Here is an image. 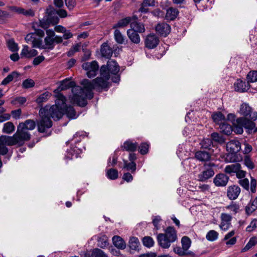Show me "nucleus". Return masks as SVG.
<instances>
[{
    "mask_svg": "<svg viewBox=\"0 0 257 257\" xmlns=\"http://www.w3.org/2000/svg\"><path fill=\"white\" fill-rule=\"evenodd\" d=\"M119 71V66L116 62L113 60H109L106 66L104 65L101 66L100 77L92 81L84 79L82 82L83 88L81 87L73 88V100L79 105H86L87 99H91L93 97V89L99 91L107 88L109 87L108 81L110 78L113 82L117 83L119 81L120 77L118 74Z\"/></svg>",
    "mask_w": 257,
    "mask_h": 257,
    "instance_id": "f257e3e1",
    "label": "nucleus"
},
{
    "mask_svg": "<svg viewBox=\"0 0 257 257\" xmlns=\"http://www.w3.org/2000/svg\"><path fill=\"white\" fill-rule=\"evenodd\" d=\"M56 97L55 105L51 106L46 105L39 111L41 119L38 122V128L40 133H45L47 129L52 127L53 122L51 117L55 120H58L64 114L71 119H75L77 117L74 108L66 105V98L63 95L59 93Z\"/></svg>",
    "mask_w": 257,
    "mask_h": 257,
    "instance_id": "f03ea898",
    "label": "nucleus"
},
{
    "mask_svg": "<svg viewBox=\"0 0 257 257\" xmlns=\"http://www.w3.org/2000/svg\"><path fill=\"white\" fill-rule=\"evenodd\" d=\"M36 126L35 122L31 119H28L25 122L20 123L16 133L12 136H2L0 137V153L6 155L8 149L6 146L15 145H22L25 141H29L31 135L29 130H33Z\"/></svg>",
    "mask_w": 257,
    "mask_h": 257,
    "instance_id": "7ed1b4c3",
    "label": "nucleus"
},
{
    "mask_svg": "<svg viewBox=\"0 0 257 257\" xmlns=\"http://www.w3.org/2000/svg\"><path fill=\"white\" fill-rule=\"evenodd\" d=\"M177 238L175 229L172 227L166 228L165 233H160L157 236L159 244L164 248H168L171 243L174 242Z\"/></svg>",
    "mask_w": 257,
    "mask_h": 257,
    "instance_id": "20e7f679",
    "label": "nucleus"
},
{
    "mask_svg": "<svg viewBox=\"0 0 257 257\" xmlns=\"http://www.w3.org/2000/svg\"><path fill=\"white\" fill-rule=\"evenodd\" d=\"M54 13L55 11L53 10V8L50 7L47 9V15L39 22V26L41 28L48 30L51 24L54 25L58 23L59 18L58 16H53Z\"/></svg>",
    "mask_w": 257,
    "mask_h": 257,
    "instance_id": "39448f33",
    "label": "nucleus"
},
{
    "mask_svg": "<svg viewBox=\"0 0 257 257\" xmlns=\"http://www.w3.org/2000/svg\"><path fill=\"white\" fill-rule=\"evenodd\" d=\"M241 149V144L236 140H232L228 142L226 144V150L229 153L225 159L226 162H235L234 154L239 152Z\"/></svg>",
    "mask_w": 257,
    "mask_h": 257,
    "instance_id": "423d86ee",
    "label": "nucleus"
},
{
    "mask_svg": "<svg viewBox=\"0 0 257 257\" xmlns=\"http://www.w3.org/2000/svg\"><path fill=\"white\" fill-rule=\"evenodd\" d=\"M46 37L44 39L45 44H42V42L40 44V49H48L52 50L55 46L54 37L55 36V32L52 29H48L46 31Z\"/></svg>",
    "mask_w": 257,
    "mask_h": 257,
    "instance_id": "0eeeda50",
    "label": "nucleus"
},
{
    "mask_svg": "<svg viewBox=\"0 0 257 257\" xmlns=\"http://www.w3.org/2000/svg\"><path fill=\"white\" fill-rule=\"evenodd\" d=\"M83 69L87 71V75L89 78L94 77L96 76L98 70V65L96 61L85 62L82 65Z\"/></svg>",
    "mask_w": 257,
    "mask_h": 257,
    "instance_id": "6e6552de",
    "label": "nucleus"
},
{
    "mask_svg": "<svg viewBox=\"0 0 257 257\" xmlns=\"http://www.w3.org/2000/svg\"><path fill=\"white\" fill-rule=\"evenodd\" d=\"M74 84H75V83L74 82L70 81V80L69 79H65L61 82V84H60V86H59L58 89L60 90V91H62V90H64L67 89L70 87H73L72 89L73 94L72 96H71L70 97L71 102L76 104L80 106H82V107L85 106L86 105H79L76 102H75L74 99L73 100V97L74 96V94L73 93V89L74 88L76 87V86L73 87ZM77 87H79V86H77Z\"/></svg>",
    "mask_w": 257,
    "mask_h": 257,
    "instance_id": "1a4fd4ad",
    "label": "nucleus"
},
{
    "mask_svg": "<svg viewBox=\"0 0 257 257\" xmlns=\"http://www.w3.org/2000/svg\"><path fill=\"white\" fill-rule=\"evenodd\" d=\"M237 121L242 125H243V127L247 130L249 134L252 133V132H253V133L257 132V128L255 127V124L253 121L244 117L238 118Z\"/></svg>",
    "mask_w": 257,
    "mask_h": 257,
    "instance_id": "9d476101",
    "label": "nucleus"
},
{
    "mask_svg": "<svg viewBox=\"0 0 257 257\" xmlns=\"http://www.w3.org/2000/svg\"><path fill=\"white\" fill-rule=\"evenodd\" d=\"M25 40L28 44H31L34 48H40L42 38H38L35 33H30L25 37Z\"/></svg>",
    "mask_w": 257,
    "mask_h": 257,
    "instance_id": "9b49d317",
    "label": "nucleus"
},
{
    "mask_svg": "<svg viewBox=\"0 0 257 257\" xmlns=\"http://www.w3.org/2000/svg\"><path fill=\"white\" fill-rule=\"evenodd\" d=\"M226 193L227 197L230 200H235L240 193V188L235 185L230 186L227 188Z\"/></svg>",
    "mask_w": 257,
    "mask_h": 257,
    "instance_id": "f8f14e48",
    "label": "nucleus"
},
{
    "mask_svg": "<svg viewBox=\"0 0 257 257\" xmlns=\"http://www.w3.org/2000/svg\"><path fill=\"white\" fill-rule=\"evenodd\" d=\"M155 30L157 33L159 35L166 37L170 32L171 27L168 24L165 23H162L157 25Z\"/></svg>",
    "mask_w": 257,
    "mask_h": 257,
    "instance_id": "ddd939ff",
    "label": "nucleus"
},
{
    "mask_svg": "<svg viewBox=\"0 0 257 257\" xmlns=\"http://www.w3.org/2000/svg\"><path fill=\"white\" fill-rule=\"evenodd\" d=\"M229 180V177L224 174H217L213 179V182L215 186L218 187L225 186Z\"/></svg>",
    "mask_w": 257,
    "mask_h": 257,
    "instance_id": "4468645a",
    "label": "nucleus"
},
{
    "mask_svg": "<svg viewBox=\"0 0 257 257\" xmlns=\"http://www.w3.org/2000/svg\"><path fill=\"white\" fill-rule=\"evenodd\" d=\"M221 222L219 225L220 229L222 230L226 231L228 230L230 226V221L231 216L226 213H222L221 215Z\"/></svg>",
    "mask_w": 257,
    "mask_h": 257,
    "instance_id": "2eb2a0df",
    "label": "nucleus"
},
{
    "mask_svg": "<svg viewBox=\"0 0 257 257\" xmlns=\"http://www.w3.org/2000/svg\"><path fill=\"white\" fill-rule=\"evenodd\" d=\"M159 42V38L156 35L150 34L146 39L145 44L147 48L153 49L158 45Z\"/></svg>",
    "mask_w": 257,
    "mask_h": 257,
    "instance_id": "dca6fc26",
    "label": "nucleus"
},
{
    "mask_svg": "<svg viewBox=\"0 0 257 257\" xmlns=\"http://www.w3.org/2000/svg\"><path fill=\"white\" fill-rule=\"evenodd\" d=\"M37 54L38 52L36 50L30 49L27 45H24L20 55L21 58H31Z\"/></svg>",
    "mask_w": 257,
    "mask_h": 257,
    "instance_id": "f3484780",
    "label": "nucleus"
},
{
    "mask_svg": "<svg viewBox=\"0 0 257 257\" xmlns=\"http://www.w3.org/2000/svg\"><path fill=\"white\" fill-rule=\"evenodd\" d=\"M249 83H246L240 79H237L234 83L235 90L240 92L246 91L249 89Z\"/></svg>",
    "mask_w": 257,
    "mask_h": 257,
    "instance_id": "a211bd4d",
    "label": "nucleus"
},
{
    "mask_svg": "<svg viewBox=\"0 0 257 257\" xmlns=\"http://www.w3.org/2000/svg\"><path fill=\"white\" fill-rule=\"evenodd\" d=\"M214 174L213 169L209 168L204 170L198 175V180L204 182L211 178Z\"/></svg>",
    "mask_w": 257,
    "mask_h": 257,
    "instance_id": "6ab92c4d",
    "label": "nucleus"
},
{
    "mask_svg": "<svg viewBox=\"0 0 257 257\" xmlns=\"http://www.w3.org/2000/svg\"><path fill=\"white\" fill-rule=\"evenodd\" d=\"M136 19V17H134L133 22L131 23V29L140 33L145 32V28L144 24L137 21Z\"/></svg>",
    "mask_w": 257,
    "mask_h": 257,
    "instance_id": "aec40b11",
    "label": "nucleus"
},
{
    "mask_svg": "<svg viewBox=\"0 0 257 257\" xmlns=\"http://www.w3.org/2000/svg\"><path fill=\"white\" fill-rule=\"evenodd\" d=\"M113 245L119 249H124L126 247L124 240L119 236L114 235L112 238Z\"/></svg>",
    "mask_w": 257,
    "mask_h": 257,
    "instance_id": "412c9836",
    "label": "nucleus"
},
{
    "mask_svg": "<svg viewBox=\"0 0 257 257\" xmlns=\"http://www.w3.org/2000/svg\"><path fill=\"white\" fill-rule=\"evenodd\" d=\"M100 52L102 56L106 58H110L112 55L111 48L107 43H104L101 45Z\"/></svg>",
    "mask_w": 257,
    "mask_h": 257,
    "instance_id": "4be33fe9",
    "label": "nucleus"
},
{
    "mask_svg": "<svg viewBox=\"0 0 257 257\" xmlns=\"http://www.w3.org/2000/svg\"><path fill=\"white\" fill-rule=\"evenodd\" d=\"M195 157L200 162H206L210 160L211 157L208 152L204 151H199L195 153Z\"/></svg>",
    "mask_w": 257,
    "mask_h": 257,
    "instance_id": "5701e85b",
    "label": "nucleus"
},
{
    "mask_svg": "<svg viewBox=\"0 0 257 257\" xmlns=\"http://www.w3.org/2000/svg\"><path fill=\"white\" fill-rule=\"evenodd\" d=\"M133 17H126L124 19L120 20L115 25L113 26V29L117 28H123L127 26L129 24L133 22Z\"/></svg>",
    "mask_w": 257,
    "mask_h": 257,
    "instance_id": "b1692460",
    "label": "nucleus"
},
{
    "mask_svg": "<svg viewBox=\"0 0 257 257\" xmlns=\"http://www.w3.org/2000/svg\"><path fill=\"white\" fill-rule=\"evenodd\" d=\"M179 11L177 9L172 7L167 10L165 18L168 20H174L178 15Z\"/></svg>",
    "mask_w": 257,
    "mask_h": 257,
    "instance_id": "393cba45",
    "label": "nucleus"
},
{
    "mask_svg": "<svg viewBox=\"0 0 257 257\" xmlns=\"http://www.w3.org/2000/svg\"><path fill=\"white\" fill-rule=\"evenodd\" d=\"M127 35L133 43L139 44L140 42L141 39L139 35L132 29H128L127 31Z\"/></svg>",
    "mask_w": 257,
    "mask_h": 257,
    "instance_id": "a878e982",
    "label": "nucleus"
},
{
    "mask_svg": "<svg viewBox=\"0 0 257 257\" xmlns=\"http://www.w3.org/2000/svg\"><path fill=\"white\" fill-rule=\"evenodd\" d=\"M138 147V145L136 143H133L131 141H126L123 143L121 148L126 151L134 152L137 150Z\"/></svg>",
    "mask_w": 257,
    "mask_h": 257,
    "instance_id": "bb28decb",
    "label": "nucleus"
},
{
    "mask_svg": "<svg viewBox=\"0 0 257 257\" xmlns=\"http://www.w3.org/2000/svg\"><path fill=\"white\" fill-rule=\"evenodd\" d=\"M240 169H241V165L238 163H235L226 166L224 169V171L226 173L231 174L236 173Z\"/></svg>",
    "mask_w": 257,
    "mask_h": 257,
    "instance_id": "cd10ccee",
    "label": "nucleus"
},
{
    "mask_svg": "<svg viewBox=\"0 0 257 257\" xmlns=\"http://www.w3.org/2000/svg\"><path fill=\"white\" fill-rule=\"evenodd\" d=\"M114 38L116 43L119 44H123L126 39L125 37L117 29H116L114 32Z\"/></svg>",
    "mask_w": 257,
    "mask_h": 257,
    "instance_id": "c85d7f7f",
    "label": "nucleus"
},
{
    "mask_svg": "<svg viewBox=\"0 0 257 257\" xmlns=\"http://www.w3.org/2000/svg\"><path fill=\"white\" fill-rule=\"evenodd\" d=\"M225 208L226 210L230 211L232 214H235L240 211L239 205L233 202H231L229 205L225 206Z\"/></svg>",
    "mask_w": 257,
    "mask_h": 257,
    "instance_id": "c756f323",
    "label": "nucleus"
},
{
    "mask_svg": "<svg viewBox=\"0 0 257 257\" xmlns=\"http://www.w3.org/2000/svg\"><path fill=\"white\" fill-rule=\"evenodd\" d=\"M19 76V74L16 72L14 71L7 76L2 82L1 84L6 85L10 82L13 81L15 78H17Z\"/></svg>",
    "mask_w": 257,
    "mask_h": 257,
    "instance_id": "7c9ffc66",
    "label": "nucleus"
},
{
    "mask_svg": "<svg viewBox=\"0 0 257 257\" xmlns=\"http://www.w3.org/2000/svg\"><path fill=\"white\" fill-rule=\"evenodd\" d=\"M251 111V108L247 103H242L240 108L239 112L241 115L245 116H248Z\"/></svg>",
    "mask_w": 257,
    "mask_h": 257,
    "instance_id": "2f4dec72",
    "label": "nucleus"
},
{
    "mask_svg": "<svg viewBox=\"0 0 257 257\" xmlns=\"http://www.w3.org/2000/svg\"><path fill=\"white\" fill-rule=\"evenodd\" d=\"M98 246L102 248H105L108 245V240L105 235H102L97 239Z\"/></svg>",
    "mask_w": 257,
    "mask_h": 257,
    "instance_id": "473e14b6",
    "label": "nucleus"
},
{
    "mask_svg": "<svg viewBox=\"0 0 257 257\" xmlns=\"http://www.w3.org/2000/svg\"><path fill=\"white\" fill-rule=\"evenodd\" d=\"M81 152V151L77 147L74 148H71L67 152L66 157L69 159H73L74 156L75 158H78L79 154Z\"/></svg>",
    "mask_w": 257,
    "mask_h": 257,
    "instance_id": "72a5a7b5",
    "label": "nucleus"
},
{
    "mask_svg": "<svg viewBox=\"0 0 257 257\" xmlns=\"http://www.w3.org/2000/svg\"><path fill=\"white\" fill-rule=\"evenodd\" d=\"M123 168L127 171H131L132 173L135 172L137 167L135 162H128L126 160H123Z\"/></svg>",
    "mask_w": 257,
    "mask_h": 257,
    "instance_id": "f704fd0d",
    "label": "nucleus"
},
{
    "mask_svg": "<svg viewBox=\"0 0 257 257\" xmlns=\"http://www.w3.org/2000/svg\"><path fill=\"white\" fill-rule=\"evenodd\" d=\"M128 244L129 247L131 249L136 250L138 249L140 245V242L137 237H132L130 239Z\"/></svg>",
    "mask_w": 257,
    "mask_h": 257,
    "instance_id": "c9c22d12",
    "label": "nucleus"
},
{
    "mask_svg": "<svg viewBox=\"0 0 257 257\" xmlns=\"http://www.w3.org/2000/svg\"><path fill=\"white\" fill-rule=\"evenodd\" d=\"M219 128L220 129V131L226 135H229L232 131V127L230 125L224 122L220 123L219 124Z\"/></svg>",
    "mask_w": 257,
    "mask_h": 257,
    "instance_id": "e433bc0d",
    "label": "nucleus"
},
{
    "mask_svg": "<svg viewBox=\"0 0 257 257\" xmlns=\"http://www.w3.org/2000/svg\"><path fill=\"white\" fill-rule=\"evenodd\" d=\"M257 243V237H252L250 238L249 241L246 245L241 249V252H245L254 246Z\"/></svg>",
    "mask_w": 257,
    "mask_h": 257,
    "instance_id": "4c0bfd02",
    "label": "nucleus"
},
{
    "mask_svg": "<svg viewBox=\"0 0 257 257\" xmlns=\"http://www.w3.org/2000/svg\"><path fill=\"white\" fill-rule=\"evenodd\" d=\"M212 118L213 121L217 124H220V123H222V121L225 120V116L220 112H216L212 115Z\"/></svg>",
    "mask_w": 257,
    "mask_h": 257,
    "instance_id": "58836bf2",
    "label": "nucleus"
},
{
    "mask_svg": "<svg viewBox=\"0 0 257 257\" xmlns=\"http://www.w3.org/2000/svg\"><path fill=\"white\" fill-rule=\"evenodd\" d=\"M248 83H253L257 81V70L250 71L246 76Z\"/></svg>",
    "mask_w": 257,
    "mask_h": 257,
    "instance_id": "ea45409f",
    "label": "nucleus"
},
{
    "mask_svg": "<svg viewBox=\"0 0 257 257\" xmlns=\"http://www.w3.org/2000/svg\"><path fill=\"white\" fill-rule=\"evenodd\" d=\"M15 128L14 124L12 122L9 121L4 124L3 131L5 133L10 134L15 131Z\"/></svg>",
    "mask_w": 257,
    "mask_h": 257,
    "instance_id": "a19ab883",
    "label": "nucleus"
},
{
    "mask_svg": "<svg viewBox=\"0 0 257 257\" xmlns=\"http://www.w3.org/2000/svg\"><path fill=\"white\" fill-rule=\"evenodd\" d=\"M51 96V93L46 92L41 94L36 99V102L39 104H41L43 102L47 101Z\"/></svg>",
    "mask_w": 257,
    "mask_h": 257,
    "instance_id": "79ce46f5",
    "label": "nucleus"
},
{
    "mask_svg": "<svg viewBox=\"0 0 257 257\" xmlns=\"http://www.w3.org/2000/svg\"><path fill=\"white\" fill-rule=\"evenodd\" d=\"M218 237V233L214 230L209 231L206 235V239L210 241L216 240Z\"/></svg>",
    "mask_w": 257,
    "mask_h": 257,
    "instance_id": "37998d69",
    "label": "nucleus"
},
{
    "mask_svg": "<svg viewBox=\"0 0 257 257\" xmlns=\"http://www.w3.org/2000/svg\"><path fill=\"white\" fill-rule=\"evenodd\" d=\"M106 176L111 180H115L118 177V171L114 169H110L106 172Z\"/></svg>",
    "mask_w": 257,
    "mask_h": 257,
    "instance_id": "c03bdc74",
    "label": "nucleus"
},
{
    "mask_svg": "<svg viewBox=\"0 0 257 257\" xmlns=\"http://www.w3.org/2000/svg\"><path fill=\"white\" fill-rule=\"evenodd\" d=\"M91 256V257H108L103 250L98 248L92 250Z\"/></svg>",
    "mask_w": 257,
    "mask_h": 257,
    "instance_id": "a18cd8bd",
    "label": "nucleus"
},
{
    "mask_svg": "<svg viewBox=\"0 0 257 257\" xmlns=\"http://www.w3.org/2000/svg\"><path fill=\"white\" fill-rule=\"evenodd\" d=\"M7 46L9 49L13 52H17L19 50L18 44L13 39H10L7 42Z\"/></svg>",
    "mask_w": 257,
    "mask_h": 257,
    "instance_id": "49530a36",
    "label": "nucleus"
},
{
    "mask_svg": "<svg viewBox=\"0 0 257 257\" xmlns=\"http://www.w3.org/2000/svg\"><path fill=\"white\" fill-rule=\"evenodd\" d=\"M253 200L252 202L249 203L245 207L246 213L249 215L257 209V204Z\"/></svg>",
    "mask_w": 257,
    "mask_h": 257,
    "instance_id": "de8ad7c7",
    "label": "nucleus"
},
{
    "mask_svg": "<svg viewBox=\"0 0 257 257\" xmlns=\"http://www.w3.org/2000/svg\"><path fill=\"white\" fill-rule=\"evenodd\" d=\"M235 122L233 124V127L232 128V131L236 134H241L243 132V125H242L237 121V118L236 119Z\"/></svg>",
    "mask_w": 257,
    "mask_h": 257,
    "instance_id": "09e8293b",
    "label": "nucleus"
},
{
    "mask_svg": "<svg viewBox=\"0 0 257 257\" xmlns=\"http://www.w3.org/2000/svg\"><path fill=\"white\" fill-rule=\"evenodd\" d=\"M191 243V240L189 237L187 236H184L182 238V246L184 250L187 251L189 249V248L190 247Z\"/></svg>",
    "mask_w": 257,
    "mask_h": 257,
    "instance_id": "8fccbe9b",
    "label": "nucleus"
},
{
    "mask_svg": "<svg viewBox=\"0 0 257 257\" xmlns=\"http://www.w3.org/2000/svg\"><path fill=\"white\" fill-rule=\"evenodd\" d=\"M201 148L209 149L210 147L212 145V141L211 139H204L200 143Z\"/></svg>",
    "mask_w": 257,
    "mask_h": 257,
    "instance_id": "3c124183",
    "label": "nucleus"
},
{
    "mask_svg": "<svg viewBox=\"0 0 257 257\" xmlns=\"http://www.w3.org/2000/svg\"><path fill=\"white\" fill-rule=\"evenodd\" d=\"M143 243L147 247H151L154 245V241L153 238L150 236H145L143 238Z\"/></svg>",
    "mask_w": 257,
    "mask_h": 257,
    "instance_id": "603ef678",
    "label": "nucleus"
},
{
    "mask_svg": "<svg viewBox=\"0 0 257 257\" xmlns=\"http://www.w3.org/2000/svg\"><path fill=\"white\" fill-rule=\"evenodd\" d=\"M239 184L244 189L248 190L249 189V180L247 178H242L238 181Z\"/></svg>",
    "mask_w": 257,
    "mask_h": 257,
    "instance_id": "864d4df0",
    "label": "nucleus"
},
{
    "mask_svg": "<svg viewBox=\"0 0 257 257\" xmlns=\"http://www.w3.org/2000/svg\"><path fill=\"white\" fill-rule=\"evenodd\" d=\"M55 13L53 14V16H57L58 15L61 18H65L67 16V13L66 10L60 9L58 11L53 8Z\"/></svg>",
    "mask_w": 257,
    "mask_h": 257,
    "instance_id": "5fc2aeb1",
    "label": "nucleus"
},
{
    "mask_svg": "<svg viewBox=\"0 0 257 257\" xmlns=\"http://www.w3.org/2000/svg\"><path fill=\"white\" fill-rule=\"evenodd\" d=\"M35 85L34 81L31 79H27L23 82V87L24 88H29L33 87Z\"/></svg>",
    "mask_w": 257,
    "mask_h": 257,
    "instance_id": "6e6d98bb",
    "label": "nucleus"
},
{
    "mask_svg": "<svg viewBox=\"0 0 257 257\" xmlns=\"http://www.w3.org/2000/svg\"><path fill=\"white\" fill-rule=\"evenodd\" d=\"M149 145L147 143H143L141 144L139 147V152L142 155L146 154L148 152Z\"/></svg>",
    "mask_w": 257,
    "mask_h": 257,
    "instance_id": "4d7b16f0",
    "label": "nucleus"
},
{
    "mask_svg": "<svg viewBox=\"0 0 257 257\" xmlns=\"http://www.w3.org/2000/svg\"><path fill=\"white\" fill-rule=\"evenodd\" d=\"M244 164L249 169H252L254 168L253 162L248 157H245L244 159Z\"/></svg>",
    "mask_w": 257,
    "mask_h": 257,
    "instance_id": "13d9d810",
    "label": "nucleus"
},
{
    "mask_svg": "<svg viewBox=\"0 0 257 257\" xmlns=\"http://www.w3.org/2000/svg\"><path fill=\"white\" fill-rule=\"evenodd\" d=\"M257 227V219H254L250 223L249 225L246 228V230L251 232Z\"/></svg>",
    "mask_w": 257,
    "mask_h": 257,
    "instance_id": "bf43d9fd",
    "label": "nucleus"
},
{
    "mask_svg": "<svg viewBox=\"0 0 257 257\" xmlns=\"http://www.w3.org/2000/svg\"><path fill=\"white\" fill-rule=\"evenodd\" d=\"M174 251L180 256L186 255V251L183 247L180 246H177L174 248Z\"/></svg>",
    "mask_w": 257,
    "mask_h": 257,
    "instance_id": "052dcab7",
    "label": "nucleus"
},
{
    "mask_svg": "<svg viewBox=\"0 0 257 257\" xmlns=\"http://www.w3.org/2000/svg\"><path fill=\"white\" fill-rule=\"evenodd\" d=\"M66 6L69 10H72L76 5V0H65Z\"/></svg>",
    "mask_w": 257,
    "mask_h": 257,
    "instance_id": "680f3d73",
    "label": "nucleus"
},
{
    "mask_svg": "<svg viewBox=\"0 0 257 257\" xmlns=\"http://www.w3.org/2000/svg\"><path fill=\"white\" fill-rule=\"evenodd\" d=\"M161 220V218L160 216H155L153 219V225L157 230H158L160 228L159 223Z\"/></svg>",
    "mask_w": 257,
    "mask_h": 257,
    "instance_id": "e2e57ef3",
    "label": "nucleus"
},
{
    "mask_svg": "<svg viewBox=\"0 0 257 257\" xmlns=\"http://www.w3.org/2000/svg\"><path fill=\"white\" fill-rule=\"evenodd\" d=\"M250 180V191L252 193H254L256 192L257 182L256 180L252 177H251Z\"/></svg>",
    "mask_w": 257,
    "mask_h": 257,
    "instance_id": "0e129e2a",
    "label": "nucleus"
},
{
    "mask_svg": "<svg viewBox=\"0 0 257 257\" xmlns=\"http://www.w3.org/2000/svg\"><path fill=\"white\" fill-rule=\"evenodd\" d=\"M45 60L44 56L42 55L39 56L34 58L33 60V65L37 66L42 62Z\"/></svg>",
    "mask_w": 257,
    "mask_h": 257,
    "instance_id": "69168bd1",
    "label": "nucleus"
},
{
    "mask_svg": "<svg viewBox=\"0 0 257 257\" xmlns=\"http://www.w3.org/2000/svg\"><path fill=\"white\" fill-rule=\"evenodd\" d=\"M10 14L8 12L0 10V23L3 22L6 19L9 18Z\"/></svg>",
    "mask_w": 257,
    "mask_h": 257,
    "instance_id": "338daca9",
    "label": "nucleus"
},
{
    "mask_svg": "<svg viewBox=\"0 0 257 257\" xmlns=\"http://www.w3.org/2000/svg\"><path fill=\"white\" fill-rule=\"evenodd\" d=\"M211 140L216 142L221 143L222 142V138L217 133H213L211 135Z\"/></svg>",
    "mask_w": 257,
    "mask_h": 257,
    "instance_id": "774afa93",
    "label": "nucleus"
}]
</instances>
